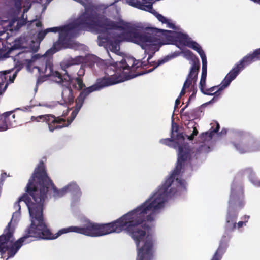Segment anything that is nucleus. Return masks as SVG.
Instances as JSON below:
<instances>
[{
	"instance_id": "f257e3e1",
	"label": "nucleus",
	"mask_w": 260,
	"mask_h": 260,
	"mask_svg": "<svg viewBox=\"0 0 260 260\" xmlns=\"http://www.w3.org/2000/svg\"><path fill=\"white\" fill-rule=\"evenodd\" d=\"M51 190L54 198H60L68 192L77 193L80 188L76 183H70L62 188L58 189L48 176L45 165L41 160L29 179L25 188L26 192L14 204V207L18 210L21 209L19 203L21 201H23L28 207L31 224L26 231L27 236L37 240H51L70 232L90 237H99L112 233H119V221L117 219L105 224L88 221L81 227L71 226L61 229L53 235L47 228L43 215L44 202L47 199L48 192Z\"/></svg>"
},
{
	"instance_id": "f03ea898",
	"label": "nucleus",
	"mask_w": 260,
	"mask_h": 260,
	"mask_svg": "<svg viewBox=\"0 0 260 260\" xmlns=\"http://www.w3.org/2000/svg\"><path fill=\"white\" fill-rule=\"evenodd\" d=\"M173 147L178 146L177 161L175 169L157 191L140 206L118 219L122 229L125 230L134 239H142L146 234L145 221H153L158 210L162 208L169 198L176 192L175 188H169L186 164L191 159V149L188 144L179 145L184 141L182 133L174 131Z\"/></svg>"
},
{
	"instance_id": "7ed1b4c3",
	"label": "nucleus",
	"mask_w": 260,
	"mask_h": 260,
	"mask_svg": "<svg viewBox=\"0 0 260 260\" xmlns=\"http://www.w3.org/2000/svg\"><path fill=\"white\" fill-rule=\"evenodd\" d=\"M76 24L80 28L97 34H106L109 30L113 29L123 30V32L111 39L107 36H98V39L103 43L108 42L111 51L115 53L119 51L120 43L124 41L139 44L145 50L158 43V39L154 35L140 33L138 29L129 23L112 21L92 10H86L76 20Z\"/></svg>"
},
{
	"instance_id": "20e7f679",
	"label": "nucleus",
	"mask_w": 260,
	"mask_h": 260,
	"mask_svg": "<svg viewBox=\"0 0 260 260\" xmlns=\"http://www.w3.org/2000/svg\"><path fill=\"white\" fill-rule=\"evenodd\" d=\"M82 61V57L77 56L74 58H71L62 63L61 65L62 69L65 72L62 75L57 71H54L52 62L50 59L46 60L45 69L43 72L47 77H53L55 78V81L64 87L62 91V99L66 103L73 104L74 96L71 84L73 79L68 74L67 69L73 65L79 64Z\"/></svg>"
},
{
	"instance_id": "39448f33",
	"label": "nucleus",
	"mask_w": 260,
	"mask_h": 260,
	"mask_svg": "<svg viewBox=\"0 0 260 260\" xmlns=\"http://www.w3.org/2000/svg\"><path fill=\"white\" fill-rule=\"evenodd\" d=\"M11 220L4 231V233L0 236V252L1 258H5V254L7 252V259L13 257L18 250L22 246L23 243L27 239L30 237L25 235L14 242L13 233L14 228L11 226Z\"/></svg>"
},
{
	"instance_id": "423d86ee",
	"label": "nucleus",
	"mask_w": 260,
	"mask_h": 260,
	"mask_svg": "<svg viewBox=\"0 0 260 260\" xmlns=\"http://www.w3.org/2000/svg\"><path fill=\"white\" fill-rule=\"evenodd\" d=\"M142 60H137L134 57L123 58L120 61L114 63L116 72L123 75L126 79L135 78L146 72L133 73L142 68Z\"/></svg>"
},
{
	"instance_id": "0eeeda50",
	"label": "nucleus",
	"mask_w": 260,
	"mask_h": 260,
	"mask_svg": "<svg viewBox=\"0 0 260 260\" xmlns=\"http://www.w3.org/2000/svg\"><path fill=\"white\" fill-rule=\"evenodd\" d=\"M246 66H247L245 64V61L243 58H242L226 75L220 85L206 89L202 93L204 94L210 95H219L220 92L228 87L231 82L236 78L239 73Z\"/></svg>"
},
{
	"instance_id": "6e6552de",
	"label": "nucleus",
	"mask_w": 260,
	"mask_h": 260,
	"mask_svg": "<svg viewBox=\"0 0 260 260\" xmlns=\"http://www.w3.org/2000/svg\"><path fill=\"white\" fill-rule=\"evenodd\" d=\"M63 101H64L63 100ZM64 104L66 105L64 107L66 108V109L63 111L60 116H55L53 114H45L35 117V120L38 122L40 121L45 122L47 124L49 130L51 132H53L56 129L67 127L64 117L68 115L70 109L67 106L70 105V104L66 103L65 102H64Z\"/></svg>"
},
{
	"instance_id": "1a4fd4ad",
	"label": "nucleus",
	"mask_w": 260,
	"mask_h": 260,
	"mask_svg": "<svg viewBox=\"0 0 260 260\" xmlns=\"http://www.w3.org/2000/svg\"><path fill=\"white\" fill-rule=\"evenodd\" d=\"M120 77L116 74L112 75H105L104 77L98 78L95 83L89 87L84 88L82 91L87 95L90 93L97 90H100L104 88L112 86L122 82Z\"/></svg>"
},
{
	"instance_id": "9d476101",
	"label": "nucleus",
	"mask_w": 260,
	"mask_h": 260,
	"mask_svg": "<svg viewBox=\"0 0 260 260\" xmlns=\"http://www.w3.org/2000/svg\"><path fill=\"white\" fill-rule=\"evenodd\" d=\"M122 231H125L126 233L129 234L135 241L138 248L137 260H152L153 259L154 250L153 247L154 243L152 238L147 237V239L144 242V245L142 247L139 248L140 243L141 241H142L144 239L146 234L143 238H142V239L137 241L134 238H133L131 235L124 229H122L119 233Z\"/></svg>"
},
{
	"instance_id": "9b49d317",
	"label": "nucleus",
	"mask_w": 260,
	"mask_h": 260,
	"mask_svg": "<svg viewBox=\"0 0 260 260\" xmlns=\"http://www.w3.org/2000/svg\"><path fill=\"white\" fill-rule=\"evenodd\" d=\"M244 190L241 185L233 183L231 187V193L229 200L230 208L235 206L241 209L245 205L244 201Z\"/></svg>"
},
{
	"instance_id": "f8f14e48",
	"label": "nucleus",
	"mask_w": 260,
	"mask_h": 260,
	"mask_svg": "<svg viewBox=\"0 0 260 260\" xmlns=\"http://www.w3.org/2000/svg\"><path fill=\"white\" fill-rule=\"evenodd\" d=\"M233 145L241 153L260 151V139L257 141H247L244 139L233 143Z\"/></svg>"
},
{
	"instance_id": "ddd939ff",
	"label": "nucleus",
	"mask_w": 260,
	"mask_h": 260,
	"mask_svg": "<svg viewBox=\"0 0 260 260\" xmlns=\"http://www.w3.org/2000/svg\"><path fill=\"white\" fill-rule=\"evenodd\" d=\"M16 125L15 114H14L13 111L0 114V132L5 131L11 127L15 126Z\"/></svg>"
},
{
	"instance_id": "4468645a",
	"label": "nucleus",
	"mask_w": 260,
	"mask_h": 260,
	"mask_svg": "<svg viewBox=\"0 0 260 260\" xmlns=\"http://www.w3.org/2000/svg\"><path fill=\"white\" fill-rule=\"evenodd\" d=\"M62 28L63 30H61L59 35L58 40L53 44V47L56 51L62 48H66L69 45V28L67 26H62Z\"/></svg>"
},
{
	"instance_id": "2eb2a0df",
	"label": "nucleus",
	"mask_w": 260,
	"mask_h": 260,
	"mask_svg": "<svg viewBox=\"0 0 260 260\" xmlns=\"http://www.w3.org/2000/svg\"><path fill=\"white\" fill-rule=\"evenodd\" d=\"M87 95L86 93H84L83 91H82L78 98L76 99V105L74 110L71 113V116L69 118H68L67 120H66V124L67 126L68 127L70 124L72 122V121L74 120L77 115L78 114L79 111L81 108L84 101Z\"/></svg>"
},
{
	"instance_id": "dca6fc26",
	"label": "nucleus",
	"mask_w": 260,
	"mask_h": 260,
	"mask_svg": "<svg viewBox=\"0 0 260 260\" xmlns=\"http://www.w3.org/2000/svg\"><path fill=\"white\" fill-rule=\"evenodd\" d=\"M10 71H0V94H2L7 89L9 83H12L16 76V73L11 77L9 75Z\"/></svg>"
},
{
	"instance_id": "f3484780",
	"label": "nucleus",
	"mask_w": 260,
	"mask_h": 260,
	"mask_svg": "<svg viewBox=\"0 0 260 260\" xmlns=\"http://www.w3.org/2000/svg\"><path fill=\"white\" fill-rule=\"evenodd\" d=\"M238 212L233 209H229L226 217L225 230L227 231H234L236 229V221Z\"/></svg>"
},
{
	"instance_id": "a211bd4d",
	"label": "nucleus",
	"mask_w": 260,
	"mask_h": 260,
	"mask_svg": "<svg viewBox=\"0 0 260 260\" xmlns=\"http://www.w3.org/2000/svg\"><path fill=\"white\" fill-rule=\"evenodd\" d=\"M168 40L172 44H176L178 43L180 45L187 46L191 39L186 34L181 32H175L174 36H167Z\"/></svg>"
},
{
	"instance_id": "6ab92c4d",
	"label": "nucleus",
	"mask_w": 260,
	"mask_h": 260,
	"mask_svg": "<svg viewBox=\"0 0 260 260\" xmlns=\"http://www.w3.org/2000/svg\"><path fill=\"white\" fill-rule=\"evenodd\" d=\"M229 238L223 236L219 245L211 260H221L228 246Z\"/></svg>"
},
{
	"instance_id": "aec40b11",
	"label": "nucleus",
	"mask_w": 260,
	"mask_h": 260,
	"mask_svg": "<svg viewBox=\"0 0 260 260\" xmlns=\"http://www.w3.org/2000/svg\"><path fill=\"white\" fill-rule=\"evenodd\" d=\"M200 70V61L199 59L193 60L186 81L192 84V81L196 82L198 72Z\"/></svg>"
},
{
	"instance_id": "412c9836",
	"label": "nucleus",
	"mask_w": 260,
	"mask_h": 260,
	"mask_svg": "<svg viewBox=\"0 0 260 260\" xmlns=\"http://www.w3.org/2000/svg\"><path fill=\"white\" fill-rule=\"evenodd\" d=\"M241 176H247L251 183L255 186L260 187V180L258 179L255 173L251 168H247L240 172Z\"/></svg>"
},
{
	"instance_id": "4be33fe9",
	"label": "nucleus",
	"mask_w": 260,
	"mask_h": 260,
	"mask_svg": "<svg viewBox=\"0 0 260 260\" xmlns=\"http://www.w3.org/2000/svg\"><path fill=\"white\" fill-rule=\"evenodd\" d=\"M245 64L248 66L252 62L260 60V48L254 50L252 53H249L244 56Z\"/></svg>"
},
{
	"instance_id": "5701e85b",
	"label": "nucleus",
	"mask_w": 260,
	"mask_h": 260,
	"mask_svg": "<svg viewBox=\"0 0 260 260\" xmlns=\"http://www.w3.org/2000/svg\"><path fill=\"white\" fill-rule=\"evenodd\" d=\"M216 126L215 128L213 129V127H211L209 132L202 133L200 135V138L201 141L204 142L207 140L208 138L211 139L214 134L219 131L220 125L218 123H216Z\"/></svg>"
},
{
	"instance_id": "b1692460",
	"label": "nucleus",
	"mask_w": 260,
	"mask_h": 260,
	"mask_svg": "<svg viewBox=\"0 0 260 260\" xmlns=\"http://www.w3.org/2000/svg\"><path fill=\"white\" fill-rule=\"evenodd\" d=\"M174 131L177 132V131H178V126L177 125H174L172 124L171 138L160 139L159 142L162 144L171 146L172 144L174 143L173 139Z\"/></svg>"
},
{
	"instance_id": "393cba45",
	"label": "nucleus",
	"mask_w": 260,
	"mask_h": 260,
	"mask_svg": "<svg viewBox=\"0 0 260 260\" xmlns=\"http://www.w3.org/2000/svg\"><path fill=\"white\" fill-rule=\"evenodd\" d=\"M187 47L196 51L199 54L200 57L205 55L204 51L203 50L200 45L194 41L190 40Z\"/></svg>"
},
{
	"instance_id": "a878e982",
	"label": "nucleus",
	"mask_w": 260,
	"mask_h": 260,
	"mask_svg": "<svg viewBox=\"0 0 260 260\" xmlns=\"http://www.w3.org/2000/svg\"><path fill=\"white\" fill-rule=\"evenodd\" d=\"M170 59V57L169 56H166L164 59H161L160 60H158L157 61H149V64L150 66H153V68L152 69H151L149 70L146 73H150L154 71L157 67H158L160 65H161L165 62H167Z\"/></svg>"
},
{
	"instance_id": "bb28decb",
	"label": "nucleus",
	"mask_w": 260,
	"mask_h": 260,
	"mask_svg": "<svg viewBox=\"0 0 260 260\" xmlns=\"http://www.w3.org/2000/svg\"><path fill=\"white\" fill-rule=\"evenodd\" d=\"M22 40L21 38H18L15 39L12 43V45L9 48L8 52L11 53V52L15 50L20 49L22 46Z\"/></svg>"
},
{
	"instance_id": "cd10ccee",
	"label": "nucleus",
	"mask_w": 260,
	"mask_h": 260,
	"mask_svg": "<svg viewBox=\"0 0 260 260\" xmlns=\"http://www.w3.org/2000/svg\"><path fill=\"white\" fill-rule=\"evenodd\" d=\"M202 61V74L201 76H207V61L206 59V56L204 55L201 57Z\"/></svg>"
},
{
	"instance_id": "c85d7f7f",
	"label": "nucleus",
	"mask_w": 260,
	"mask_h": 260,
	"mask_svg": "<svg viewBox=\"0 0 260 260\" xmlns=\"http://www.w3.org/2000/svg\"><path fill=\"white\" fill-rule=\"evenodd\" d=\"M182 53L184 54L185 57L188 59H192L193 62L194 60L199 59L197 58L194 54L189 50H184Z\"/></svg>"
},
{
	"instance_id": "c756f323",
	"label": "nucleus",
	"mask_w": 260,
	"mask_h": 260,
	"mask_svg": "<svg viewBox=\"0 0 260 260\" xmlns=\"http://www.w3.org/2000/svg\"><path fill=\"white\" fill-rule=\"evenodd\" d=\"M47 33L48 32L46 29L44 30L39 31L37 35L36 40L37 42L40 43L44 39Z\"/></svg>"
},
{
	"instance_id": "7c9ffc66",
	"label": "nucleus",
	"mask_w": 260,
	"mask_h": 260,
	"mask_svg": "<svg viewBox=\"0 0 260 260\" xmlns=\"http://www.w3.org/2000/svg\"><path fill=\"white\" fill-rule=\"evenodd\" d=\"M129 3L130 5L135 7L136 8L143 9V7L144 5H142L141 2L140 0H129Z\"/></svg>"
},
{
	"instance_id": "2f4dec72",
	"label": "nucleus",
	"mask_w": 260,
	"mask_h": 260,
	"mask_svg": "<svg viewBox=\"0 0 260 260\" xmlns=\"http://www.w3.org/2000/svg\"><path fill=\"white\" fill-rule=\"evenodd\" d=\"M191 84H190V83H188L187 81H185L184 84H183V87H182V89L181 91V92L180 93V95L179 96H178V98H181V97L184 95L186 93V89L187 88H189V86H190Z\"/></svg>"
},
{
	"instance_id": "473e14b6",
	"label": "nucleus",
	"mask_w": 260,
	"mask_h": 260,
	"mask_svg": "<svg viewBox=\"0 0 260 260\" xmlns=\"http://www.w3.org/2000/svg\"><path fill=\"white\" fill-rule=\"evenodd\" d=\"M206 76H201V80L200 82V90L202 92H203V91L205 90L204 87L206 85Z\"/></svg>"
},
{
	"instance_id": "72a5a7b5",
	"label": "nucleus",
	"mask_w": 260,
	"mask_h": 260,
	"mask_svg": "<svg viewBox=\"0 0 260 260\" xmlns=\"http://www.w3.org/2000/svg\"><path fill=\"white\" fill-rule=\"evenodd\" d=\"M153 13L156 14V18L160 22H161L162 23H164V24L167 23L168 19L165 17L162 16L161 14L157 13L155 11H153Z\"/></svg>"
},
{
	"instance_id": "f704fd0d",
	"label": "nucleus",
	"mask_w": 260,
	"mask_h": 260,
	"mask_svg": "<svg viewBox=\"0 0 260 260\" xmlns=\"http://www.w3.org/2000/svg\"><path fill=\"white\" fill-rule=\"evenodd\" d=\"M75 81L78 86V90H82L85 86V84L83 82V80L80 77H77L75 78Z\"/></svg>"
},
{
	"instance_id": "c9c22d12",
	"label": "nucleus",
	"mask_w": 260,
	"mask_h": 260,
	"mask_svg": "<svg viewBox=\"0 0 260 260\" xmlns=\"http://www.w3.org/2000/svg\"><path fill=\"white\" fill-rule=\"evenodd\" d=\"M48 32H59V35L60 34V32L61 30H63L62 26L60 27H54L52 28H49L46 29Z\"/></svg>"
},
{
	"instance_id": "e433bc0d",
	"label": "nucleus",
	"mask_w": 260,
	"mask_h": 260,
	"mask_svg": "<svg viewBox=\"0 0 260 260\" xmlns=\"http://www.w3.org/2000/svg\"><path fill=\"white\" fill-rule=\"evenodd\" d=\"M198 110L197 109H192L189 111L187 112V113H189V118H186L185 119L187 120H190L191 119H193L195 118L196 116V113L198 112Z\"/></svg>"
},
{
	"instance_id": "4c0bfd02",
	"label": "nucleus",
	"mask_w": 260,
	"mask_h": 260,
	"mask_svg": "<svg viewBox=\"0 0 260 260\" xmlns=\"http://www.w3.org/2000/svg\"><path fill=\"white\" fill-rule=\"evenodd\" d=\"M188 105V104L187 103L186 105L183 108H182L180 110L181 116L184 117L185 119L189 118V116H188L189 114V113H187V112H184L185 109L187 107Z\"/></svg>"
},
{
	"instance_id": "58836bf2",
	"label": "nucleus",
	"mask_w": 260,
	"mask_h": 260,
	"mask_svg": "<svg viewBox=\"0 0 260 260\" xmlns=\"http://www.w3.org/2000/svg\"><path fill=\"white\" fill-rule=\"evenodd\" d=\"M249 216H244V221H240L237 223L236 226L238 229L242 228L243 225H246V223L247 222Z\"/></svg>"
},
{
	"instance_id": "ea45409f",
	"label": "nucleus",
	"mask_w": 260,
	"mask_h": 260,
	"mask_svg": "<svg viewBox=\"0 0 260 260\" xmlns=\"http://www.w3.org/2000/svg\"><path fill=\"white\" fill-rule=\"evenodd\" d=\"M193 131L192 133L191 134V135L188 136V139L190 141L193 140L194 139V137L197 136L198 134V131L197 130L196 127L193 126Z\"/></svg>"
},
{
	"instance_id": "a19ab883",
	"label": "nucleus",
	"mask_w": 260,
	"mask_h": 260,
	"mask_svg": "<svg viewBox=\"0 0 260 260\" xmlns=\"http://www.w3.org/2000/svg\"><path fill=\"white\" fill-rule=\"evenodd\" d=\"M166 24H167V27L169 28L173 29H175L176 28L175 25L172 22H170L168 19L167 20V23H166Z\"/></svg>"
},
{
	"instance_id": "79ce46f5",
	"label": "nucleus",
	"mask_w": 260,
	"mask_h": 260,
	"mask_svg": "<svg viewBox=\"0 0 260 260\" xmlns=\"http://www.w3.org/2000/svg\"><path fill=\"white\" fill-rule=\"evenodd\" d=\"M176 181L178 183V184L181 186H184L185 181L184 180L179 179L178 178L176 179Z\"/></svg>"
},
{
	"instance_id": "37998d69",
	"label": "nucleus",
	"mask_w": 260,
	"mask_h": 260,
	"mask_svg": "<svg viewBox=\"0 0 260 260\" xmlns=\"http://www.w3.org/2000/svg\"><path fill=\"white\" fill-rule=\"evenodd\" d=\"M142 69H145V68L146 67H147V66L148 64H149V61H148V60H144V61H143L142 60Z\"/></svg>"
},
{
	"instance_id": "c03bdc74",
	"label": "nucleus",
	"mask_w": 260,
	"mask_h": 260,
	"mask_svg": "<svg viewBox=\"0 0 260 260\" xmlns=\"http://www.w3.org/2000/svg\"><path fill=\"white\" fill-rule=\"evenodd\" d=\"M14 1L15 2V5L16 7H21L22 0H14Z\"/></svg>"
},
{
	"instance_id": "a18cd8bd",
	"label": "nucleus",
	"mask_w": 260,
	"mask_h": 260,
	"mask_svg": "<svg viewBox=\"0 0 260 260\" xmlns=\"http://www.w3.org/2000/svg\"><path fill=\"white\" fill-rule=\"evenodd\" d=\"M180 99L179 98H178L176 101H175V106H174V108L175 109H176L178 108V105L180 104Z\"/></svg>"
},
{
	"instance_id": "49530a36",
	"label": "nucleus",
	"mask_w": 260,
	"mask_h": 260,
	"mask_svg": "<svg viewBox=\"0 0 260 260\" xmlns=\"http://www.w3.org/2000/svg\"><path fill=\"white\" fill-rule=\"evenodd\" d=\"M36 26L37 27H42V24L41 23V21H38V22H36Z\"/></svg>"
},
{
	"instance_id": "de8ad7c7",
	"label": "nucleus",
	"mask_w": 260,
	"mask_h": 260,
	"mask_svg": "<svg viewBox=\"0 0 260 260\" xmlns=\"http://www.w3.org/2000/svg\"><path fill=\"white\" fill-rule=\"evenodd\" d=\"M194 96H195V95H194V94H193V93H192V94L189 96V99H188V101H187V103L189 104V102H190V100H191L192 98L194 97Z\"/></svg>"
},
{
	"instance_id": "09e8293b",
	"label": "nucleus",
	"mask_w": 260,
	"mask_h": 260,
	"mask_svg": "<svg viewBox=\"0 0 260 260\" xmlns=\"http://www.w3.org/2000/svg\"><path fill=\"white\" fill-rule=\"evenodd\" d=\"M181 53H182V52H175L174 53V54H175V55L173 56V57H174V56H177L179 55Z\"/></svg>"
},
{
	"instance_id": "8fccbe9b",
	"label": "nucleus",
	"mask_w": 260,
	"mask_h": 260,
	"mask_svg": "<svg viewBox=\"0 0 260 260\" xmlns=\"http://www.w3.org/2000/svg\"><path fill=\"white\" fill-rule=\"evenodd\" d=\"M152 56H153V54H149V56H148V58L147 59V60H148V61H150V60L152 57Z\"/></svg>"
},
{
	"instance_id": "3c124183",
	"label": "nucleus",
	"mask_w": 260,
	"mask_h": 260,
	"mask_svg": "<svg viewBox=\"0 0 260 260\" xmlns=\"http://www.w3.org/2000/svg\"><path fill=\"white\" fill-rule=\"evenodd\" d=\"M162 31H165V32H167V33H171L172 32V31H170V30H162Z\"/></svg>"
},
{
	"instance_id": "603ef678",
	"label": "nucleus",
	"mask_w": 260,
	"mask_h": 260,
	"mask_svg": "<svg viewBox=\"0 0 260 260\" xmlns=\"http://www.w3.org/2000/svg\"><path fill=\"white\" fill-rule=\"evenodd\" d=\"M221 133H223V134H226V131H224L223 130H222Z\"/></svg>"
},
{
	"instance_id": "864d4df0",
	"label": "nucleus",
	"mask_w": 260,
	"mask_h": 260,
	"mask_svg": "<svg viewBox=\"0 0 260 260\" xmlns=\"http://www.w3.org/2000/svg\"><path fill=\"white\" fill-rule=\"evenodd\" d=\"M221 133H223V134H226V131H224L223 130H222Z\"/></svg>"
},
{
	"instance_id": "5fc2aeb1",
	"label": "nucleus",
	"mask_w": 260,
	"mask_h": 260,
	"mask_svg": "<svg viewBox=\"0 0 260 260\" xmlns=\"http://www.w3.org/2000/svg\"><path fill=\"white\" fill-rule=\"evenodd\" d=\"M26 61H28L29 63H30L32 61V60L31 59H28V60H26Z\"/></svg>"
},
{
	"instance_id": "6e6d98bb",
	"label": "nucleus",
	"mask_w": 260,
	"mask_h": 260,
	"mask_svg": "<svg viewBox=\"0 0 260 260\" xmlns=\"http://www.w3.org/2000/svg\"><path fill=\"white\" fill-rule=\"evenodd\" d=\"M196 91H193V93L194 94V95H195V94H196Z\"/></svg>"
},
{
	"instance_id": "4d7b16f0",
	"label": "nucleus",
	"mask_w": 260,
	"mask_h": 260,
	"mask_svg": "<svg viewBox=\"0 0 260 260\" xmlns=\"http://www.w3.org/2000/svg\"><path fill=\"white\" fill-rule=\"evenodd\" d=\"M38 70L40 71V69L39 68H38Z\"/></svg>"
}]
</instances>
